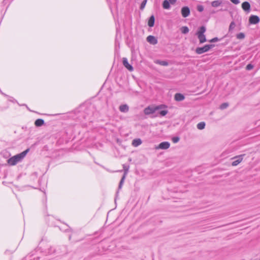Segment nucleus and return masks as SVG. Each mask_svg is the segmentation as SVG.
Here are the masks:
<instances>
[{
  "label": "nucleus",
  "mask_w": 260,
  "mask_h": 260,
  "mask_svg": "<svg viewBox=\"0 0 260 260\" xmlns=\"http://www.w3.org/2000/svg\"><path fill=\"white\" fill-rule=\"evenodd\" d=\"M119 110L121 112H124V113H126V112H127L129 110V107L128 106L126 105V104H124V105H121L120 107H119Z\"/></svg>",
  "instance_id": "ddd939ff"
},
{
  "label": "nucleus",
  "mask_w": 260,
  "mask_h": 260,
  "mask_svg": "<svg viewBox=\"0 0 260 260\" xmlns=\"http://www.w3.org/2000/svg\"><path fill=\"white\" fill-rule=\"evenodd\" d=\"M205 125L206 124L204 122H201L197 124V127L198 129L202 130L205 128Z\"/></svg>",
  "instance_id": "6ab92c4d"
},
{
  "label": "nucleus",
  "mask_w": 260,
  "mask_h": 260,
  "mask_svg": "<svg viewBox=\"0 0 260 260\" xmlns=\"http://www.w3.org/2000/svg\"><path fill=\"white\" fill-rule=\"evenodd\" d=\"M233 4L237 5L240 3L239 0H230Z\"/></svg>",
  "instance_id": "2f4dec72"
},
{
  "label": "nucleus",
  "mask_w": 260,
  "mask_h": 260,
  "mask_svg": "<svg viewBox=\"0 0 260 260\" xmlns=\"http://www.w3.org/2000/svg\"><path fill=\"white\" fill-rule=\"evenodd\" d=\"M147 41L150 44L155 45L157 43V39L153 36H149L147 37Z\"/></svg>",
  "instance_id": "9d476101"
},
{
  "label": "nucleus",
  "mask_w": 260,
  "mask_h": 260,
  "mask_svg": "<svg viewBox=\"0 0 260 260\" xmlns=\"http://www.w3.org/2000/svg\"><path fill=\"white\" fill-rule=\"evenodd\" d=\"M219 39L217 37H215L214 38H212V43L216 42L217 41H218Z\"/></svg>",
  "instance_id": "473e14b6"
},
{
  "label": "nucleus",
  "mask_w": 260,
  "mask_h": 260,
  "mask_svg": "<svg viewBox=\"0 0 260 260\" xmlns=\"http://www.w3.org/2000/svg\"><path fill=\"white\" fill-rule=\"evenodd\" d=\"M229 106V104L228 103H223L220 106V109L221 110H223L226 109Z\"/></svg>",
  "instance_id": "b1692460"
},
{
  "label": "nucleus",
  "mask_w": 260,
  "mask_h": 260,
  "mask_svg": "<svg viewBox=\"0 0 260 260\" xmlns=\"http://www.w3.org/2000/svg\"><path fill=\"white\" fill-rule=\"evenodd\" d=\"M155 62L157 64H160L162 66H167L169 64L168 62L165 60H157L155 61Z\"/></svg>",
  "instance_id": "a211bd4d"
},
{
  "label": "nucleus",
  "mask_w": 260,
  "mask_h": 260,
  "mask_svg": "<svg viewBox=\"0 0 260 260\" xmlns=\"http://www.w3.org/2000/svg\"><path fill=\"white\" fill-rule=\"evenodd\" d=\"M162 105L157 106H148L144 109V113L145 115L153 114L156 111L162 108Z\"/></svg>",
  "instance_id": "7ed1b4c3"
},
{
  "label": "nucleus",
  "mask_w": 260,
  "mask_h": 260,
  "mask_svg": "<svg viewBox=\"0 0 260 260\" xmlns=\"http://www.w3.org/2000/svg\"><path fill=\"white\" fill-rule=\"evenodd\" d=\"M123 168L124 171V173L123 175H125V176H126V175L128 172L129 167L125 165H123Z\"/></svg>",
  "instance_id": "393cba45"
},
{
  "label": "nucleus",
  "mask_w": 260,
  "mask_h": 260,
  "mask_svg": "<svg viewBox=\"0 0 260 260\" xmlns=\"http://www.w3.org/2000/svg\"><path fill=\"white\" fill-rule=\"evenodd\" d=\"M181 31L182 34H186L189 32V29L187 26H183L181 28Z\"/></svg>",
  "instance_id": "412c9836"
},
{
  "label": "nucleus",
  "mask_w": 260,
  "mask_h": 260,
  "mask_svg": "<svg viewBox=\"0 0 260 260\" xmlns=\"http://www.w3.org/2000/svg\"><path fill=\"white\" fill-rule=\"evenodd\" d=\"M260 18L257 15H251L249 18V22L250 24H256L259 22Z\"/></svg>",
  "instance_id": "423d86ee"
},
{
  "label": "nucleus",
  "mask_w": 260,
  "mask_h": 260,
  "mask_svg": "<svg viewBox=\"0 0 260 260\" xmlns=\"http://www.w3.org/2000/svg\"><path fill=\"white\" fill-rule=\"evenodd\" d=\"M245 36V34L243 32H240L236 35V37L238 39H243Z\"/></svg>",
  "instance_id": "4be33fe9"
},
{
  "label": "nucleus",
  "mask_w": 260,
  "mask_h": 260,
  "mask_svg": "<svg viewBox=\"0 0 260 260\" xmlns=\"http://www.w3.org/2000/svg\"><path fill=\"white\" fill-rule=\"evenodd\" d=\"M44 124V121L42 119H38L35 121V124L36 126H41Z\"/></svg>",
  "instance_id": "2eb2a0df"
},
{
  "label": "nucleus",
  "mask_w": 260,
  "mask_h": 260,
  "mask_svg": "<svg viewBox=\"0 0 260 260\" xmlns=\"http://www.w3.org/2000/svg\"><path fill=\"white\" fill-rule=\"evenodd\" d=\"M28 151L29 149H26L22 152L10 158L7 160L8 164L10 166H14L16 165L24 158Z\"/></svg>",
  "instance_id": "f257e3e1"
},
{
  "label": "nucleus",
  "mask_w": 260,
  "mask_h": 260,
  "mask_svg": "<svg viewBox=\"0 0 260 260\" xmlns=\"http://www.w3.org/2000/svg\"><path fill=\"white\" fill-rule=\"evenodd\" d=\"M206 28L204 26H202L198 28L195 35L197 37L200 44H203L206 42L207 40L205 35Z\"/></svg>",
  "instance_id": "f03ea898"
},
{
  "label": "nucleus",
  "mask_w": 260,
  "mask_h": 260,
  "mask_svg": "<svg viewBox=\"0 0 260 260\" xmlns=\"http://www.w3.org/2000/svg\"><path fill=\"white\" fill-rule=\"evenodd\" d=\"M176 0H169L170 4H174L176 3Z\"/></svg>",
  "instance_id": "72a5a7b5"
},
{
  "label": "nucleus",
  "mask_w": 260,
  "mask_h": 260,
  "mask_svg": "<svg viewBox=\"0 0 260 260\" xmlns=\"http://www.w3.org/2000/svg\"><path fill=\"white\" fill-rule=\"evenodd\" d=\"M168 111L167 110H162L159 112V114L161 116H164L168 113Z\"/></svg>",
  "instance_id": "c85d7f7f"
},
{
  "label": "nucleus",
  "mask_w": 260,
  "mask_h": 260,
  "mask_svg": "<svg viewBox=\"0 0 260 260\" xmlns=\"http://www.w3.org/2000/svg\"><path fill=\"white\" fill-rule=\"evenodd\" d=\"M162 7L165 9H169L170 5L169 1L165 0L162 3Z\"/></svg>",
  "instance_id": "f3484780"
},
{
  "label": "nucleus",
  "mask_w": 260,
  "mask_h": 260,
  "mask_svg": "<svg viewBox=\"0 0 260 260\" xmlns=\"http://www.w3.org/2000/svg\"><path fill=\"white\" fill-rule=\"evenodd\" d=\"M154 21H155L154 17V16L152 15L150 17L149 21H148V24L149 26H150V27L153 26L154 24Z\"/></svg>",
  "instance_id": "dca6fc26"
},
{
  "label": "nucleus",
  "mask_w": 260,
  "mask_h": 260,
  "mask_svg": "<svg viewBox=\"0 0 260 260\" xmlns=\"http://www.w3.org/2000/svg\"><path fill=\"white\" fill-rule=\"evenodd\" d=\"M184 96L182 94L179 93L175 94L174 96V99L176 101H183L184 99Z\"/></svg>",
  "instance_id": "f8f14e48"
},
{
  "label": "nucleus",
  "mask_w": 260,
  "mask_h": 260,
  "mask_svg": "<svg viewBox=\"0 0 260 260\" xmlns=\"http://www.w3.org/2000/svg\"><path fill=\"white\" fill-rule=\"evenodd\" d=\"M197 10L199 12H202L203 11V10H204V7H203V6H201V5L198 6Z\"/></svg>",
  "instance_id": "c756f323"
},
{
  "label": "nucleus",
  "mask_w": 260,
  "mask_h": 260,
  "mask_svg": "<svg viewBox=\"0 0 260 260\" xmlns=\"http://www.w3.org/2000/svg\"><path fill=\"white\" fill-rule=\"evenodd\" d=\"M190 14L189 9L187 7H183L181 9V14L183 17H187Z\"/></svg>",
  "instance_id": "1a4fd4ad"
},
{
  "label": "nucleus",
  "mask_w": 260,
  "mask_h": 260,
  "mask_svg": "<svg viewBox=\"0 0 260 260\" xmlns=\"http://www.w3.org/2000/svg\"><path fill=\"white\" fill-rule=\"evenodd\" d=\"M146 3H147V0H144L141 5L140 9H143L144 8V7H145Z\"/></svg>",
  "instance_id": "cd10ccee"
},
{
  "label": "nucleus",
  "mask_w": 260,
  "mask_h": 260,
  "mask_svg": "<svg viewBox=\"0 0 260 260\" xmlns=\"http://www.w3.org/2000/svg\"><path fill=\"white\" fill-rule=\"evenodd\" d=\"M245 155V154H242L238 156H236L232 159L234 160L232 163V165L233 166H236L238 164H239L243 160V157Z\"/></svg>",
  "instance_id": "39448f33"
},
{
  "label": "nucleus",
  "mask_w": 260,
  "mask_h": 260,
  "mask_svg": "<svg viewBox=\"0 0 260 260\" xmlns=\"http://www.w3.org/2000/svg\"><path fill=\"white\" fill-rule=\"evenodd\" d=\"M125 177L126 176H125V175H123V177H122V178H121V180L120 181L119 185V188H121L122 185V184L123 183V182L124 181V179L125 178Z\"/></svg>",
  "instance_id": "a878e982"
},
{
  "label": "nucleus",
  "mask_w": 260,
  "mask_h": 260,
  "mask_svg": "<svg viewBox=\"0 0 260 260\" xmlns=\"http://www.w3.org/2000/svg\"><path fill=\"white\" fill-rule=\"evenodd\" d=\"M179 140V138L178 137H174L172 139V141L174 143H177Z\"/></svg>",
  "instance_id": "7c9ffc66"
},
{
  "label": "nucleus",
  "mask_w": 260,
  "mask_h": 260,
  "mask_svg": "<svg viewBox=\"0 0 260 260\" xmlns=\"http://www.w3.org/2000/svg\"><path fill=\"white\" fill-rule=\"evenodd\" d=\"M142 144V141L140 139H134L132 142V145L134 147H137Z\"/></svg>",
  "instance_id": "4468645a"
},
{
  "label": "nucleus",
  "mask_w": 260,
  "mask_h": 260,
  "mask_svg": "<svg viewBox=\"0 0 260 260\" xmlns=\"http://www.w3.org/2000/svg\"><path fill=\"white\" fill-rule=\"evenodd\" d=\"M235 26H236V24H235V22L234 21L231 22V23H230V26H229V32L232 31L234 28Z\"/></svg>",
  "instance_id": "5701e85b"
},
{
  "label": "nucleus",
  "mask_w": 260,
  "mask_h": 260,
  "mask_svg": "<svg viewBox=\"0 0 260 260\" xmlns=\"http://www.w3.org/2000/svg\"><path fill=\"white\" fill-rule=\"evenodd\" d=\"M254 66L251 63L248 64L246 67V69L248 71L251 70L253 68Z\"/></svg>",
  "instance_id": "bb28decb"
},
{
  "label": "nucleus",
  "mask_w": 260,
  "mask_h": 260,
  "mask_svg": "<svg viewBox=\"0 0 260 260\" xmlns=\"http://www.w3.org/2000/svg\"><path fill=\"white\" fill-rule=\"evenodd\" d=\"M211 47V45H206L202 47H198L196 49V52L198 54H201L209 50Z\"/></svg>",
  "instance_id": "20e7f679"
},
{
  "label": "nucleus",
  "mask_w": 260,
  "mask_h": 260,
  "mask_svg": "<svg viewBox=\"0 0 260 260\" xmlns=\"http://www.w3.org/2000/svg\"><path fill=\"white\" fill-rule=\"evenodd\" d=\"M123 64L125 68H126L130 72H132L134 70L133 67L128 62L127 59L125 57L122 58Z\"/></svg>",
  "instance_id": "0eeeda50"
},
{
  "label": "nucleus",
  "mask_w": 260,
  "mask_h": 260,
  "mask_svg": "<svg viewBox=\"0 0 260 260\" xmlns=\"http://www.w3.org/2000/svg\"><path fill=\"white\" fill-rule=\"evenodd\" d=\"M242 8L243 10L249 12L250 11V5L248 2H244L242 4Z\"/></svg>",
  "instance_id": "9b49d317"
},
{
  "label": "nucleus",
  "mask_w": 260,
  "mask_h": 260,
  "mask_svg": "<svg viewBox=\"0 0 260 260\" xmlns=\"http://www.w3.org/2000/svg\"><path fill=\"white\" fill-rule=\"evenodd\" d=\"M170 146V144L168 142H164L160 143L158 146L157 147L156 149H167Z\"/></svg>",
  "instance_id": "6e6552de"
},
{
  "label": "nucleus",
  "mask_w": 260,
  "mask_h": 260,
  "mask_svg": "<svg viewBox=\"0 0 260 260\" xmlns=\"http://www.w3.org/2000/svg\"><path fill=\"white\" fill-rule=\"evenodd\" d=\"M222 1L221 0H217L212 2V7H217L220 5L222 4Z\"/></svg>",
  "instance_id": "aec40b11"
}]
</instances>
